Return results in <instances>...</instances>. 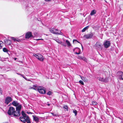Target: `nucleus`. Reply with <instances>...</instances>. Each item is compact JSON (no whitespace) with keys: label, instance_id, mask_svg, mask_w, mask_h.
Here are the masks:
<instances>
[{"label":"nucleus","instance_id":"obj_20","mask_svg":"<svg viewBox=\"0 0 123 123\" xmlns=\"http://www.w3.org/2000/svg\"><path fill=\"white\" fill-rule=\"evenodd\" d=\"M12 39L14 41H17L19 42L20 41V40L17 38H15L13 37H12Z\"/></svg>","mask_w":123,"mask_h":123},{"label":"nucleus","instance_id":"obj_31","mask_svg":"<svg viewBox=\"0 0 123 123\" xmlns=\"http://www.w3.org/2000/svg\"><path fill=\"white\" fill-rule=\"evenodd\" d=\"M63 33H62L60 31H58V33L57 34H60L61 35H62Z\"/></svg>","mask_w":123,"mask_h":123},{"label":"nucleus","instance_id":"obj_5","mask_svg":"<svg viewBox=\"0 0 123 123\" xmlns=\"http://www.w3.org/2000/svg\"><path fill=\"white\" fill-rule=\"evenodd\" d=\"M12 104L13 106L16 107V109H20V108H21V105L16 101H13Z\"/></svg>","mask_w":123,"mask_h":123},{"label":"nucleus","instance_id":"obj_23","mask_svg":"<svg viewBox=\"0 0 123 123\" xmlns=\"http://www.w3.org/2000/svg\"><path fill=\"white\" fill-rule=\"evenodd\" d=\"M89 27V26H87L86 27H85L84 29H83L81 31L82 32H85L86 30L87 29H88Z\"/></svg>","mask_w":123,"mask_h":123},{"label":"nucleus","instance_id":"obj_42","mask_svg":"<svg viewBox=\"0 0 123 123\" xmlns=\"http://www.w3.org/2000/svg\"><path fill=\"white\" fill-rule=\"evenodd\" d=\"M43 40V39H37L36 40Z\"/></svg>","mask_w":123,"mask_h":123},{"label":"nucleus","instance_id":"obj_24","mask_svg":"<svg viewBox=\"0 0 123 123\" xmlns=\"http://www.w3.org/2000/svg\"><path fill=\"white\" fill-rule=\"evenodd\" d=\"M35 86L34 85L33 86V87H29V89H33L34 90H37V88L36 87H35Z\"/></svg>","mask_w":123,"mask_h":123},{"label":"nucleus","instance_id":"obj_2","mask_svg":"<svg viewBox=\"0 0 123 123\" xmlns=\"http://www.w3.org/2000/svg\"><path fill=\"white\" fill-rule=\"evenodd\" d=\"M35 87H36L37 90L41 94H44L46 93V91L45 88L42 87H38L36 86H35Z\"/></svg>","mask_w":123,"mask_h":123},{"label":"nucleus","instance_id":"obj_45","mask_svg":"<svg viewBox=\"0 0 123 123\" xmlns=\"http://www.w3.org/2000/svg\"><path fill=\"white\" fill-rule=\"evenodd\" d=\"M17 74H18L19 75H21V74H18V73H17Z\"/></svg>","mask_w":123,"mask_h":123},{"label":"nucleus","instance_id":"obj_26","mask_svg":"<svg viewBox=\"0 0 123 123\" xmlns=\"http://www.w3.org/2000/svg\"><path fill=\"white\" fill-rule=\"evenodd\" d=\"M61 43H60V44L64 46L65 47L66 46V44L64 42H61Z\"/></svg>","mask_w":123,"mask_h":123},{"label":"nucleus","instance_id":"obj_4","mask_svg":"<svg viewBox=\"0 0 123 123\" xmlns=\"http://www.w3.org/2000/svg\"><path fill=\"white\" fill-rule=\"evenodd\" d=\"M95 46L97 50H101L102 49V45L101 43L98 42L95 44Z\"/></svg>","mask_w":123,"mask_h":123},{"label":"nucleus","instance_id":"obj_6","mask_svg":"<svg viewBox=\"0 0 123 123\" xmlns=\"http://www.w3.org/2000/svg\"><path fill=\"white\" fill-rule=\"evenodd\" d=\"M33 55L36 57L39 60L42 62L43 61L44 59L43 56L41 54L39 53L34 54Z\"/></svg>","mask_w":123,"mask_h":123},{"label":"nucleus","instance_id":"obj_43","mask_svg":"<svg viewBox=\"0 0 123 123\" xmlns=\"http://www.w3.org/2000/svg\"><path fill=\"white\" fill-rule=\"evenodd\" d=\"M17 59V58H14V59L15 60H16Z\"/></svg>","mask_w":123,"mask_h":123},{"label":"nucleus","instance_id":"obj_39","mask_svg":"<svg viewBox=\"0 0 123 123\" xmlns=\"http://www.w3.org/2000/svg\"><path fill=\"white\" fill-rule=\"evenodd\" d=\"M21 75L22 76V77L24 78L25 79V80H26V78L24 76V75H22H22Z\"/></svg>","mask_w":123,"mask_h":123},{"label":"nucleus","instance_id":"obj_38","mask_svg":"<svg viewBox=\"0 0 123 123\" xmlns=\"http://www.w3.org/2000/svg\"><path fill=\"white\" fill-rule=\"evenodd\" d=\"M2 91L1 89H0V95L2 94Z\"/></svg>","mask_w":123,"mask_h":123},{"label":"nucleus","instance_id":"obj_41","mask_svg":"<svg viewBox=\"0 0 123 123\" xmlns=\"http://www.w3.org/2000/svg\"><path fill=\"white\" fill-rule=\"evenodd\" d=\"M27 113L28 114H31V112H28Z\"/></svg>","mask_w":123,"mask_h":123},{"label":"nucleus","instance_id":"obj_3","mask_svg":"<svg viewBox=\"0 0 123 123\" xmlns=\"http://www.w3.org/2000/svg\"><path fill=\"white\" fill-rule=\"evenodd\" d=\"M116 76L119 80H123V72L122 71H118L116 73Z\"/></svg>","mask_w":123,"mask_h":123},{"label":"nucleus","instance_id":"obj_17","mask_svg":"<svg viewBox=\"0 0 123 123\" xmlns=\"http://www.w3.org/2000/svg\"><path fill=\"white\" fill-rule=\"evenodd\" d=\"M78 58L79 59H82L85 61H87V59L85 57L81 56L79 55L78 56Z\"/></svg>","mask_w":123,"mask_h":123},{"label":"nucleus","instance_id":"obj_8","mask_svg":"<svg viewBox=\"0 0 123 123\" xmlns=\"http://www.w3.org/2000/svg\"><path fill=\"white\" fill-rule=\"evenodd\" d=\"M12 100V98L10 96H7L5 99V103L6 105H8Z\"/></svg>","mask_w":123,"mask_h":123},{"label":"nucleus","instance_id":"obj_33","mask_svg":"<svg viewBox=\"0 0 123 123\" xmlns=\"http://www.w3.org/2000/svg\"><path fill=\"white\" fill-rule=\"evenodd\" d=\"M79 82L81 85H84V83L81 80H80L79 81Z\"/></svg>","mask_w":123,"mask_h":123},{"label":"nucleus","instance_id":"obj_36","mask_svg":"<svg viewBox=\"0 0 123 123\" xmlns=\"http://www.w3.org/2000/svg\"><path fill=\"white\" fill-rule=\"evenodd\" d=\"M73 42L74 43V42H77L78 43H79V42L78 41L76 40V39H74L73 40Z\"/></svg>","mask_w":123,"mask_h":123},{"label":"nucleus","instance_id":"obj_11","mask_svg":"<svg viewBox=\"0 0 123 123\" xmlns=\"http://www.w3.org/2000/svg\"><path fill=\"white\" fill-rule=\"evenodd\" d=\"M93 35V34L92 33H91L90 34L85 35L84 37L86 39H89L92 38Z\"/></svg>","mask_w":123,"mask_h":123},{"label":"nucleus","instance_id":"obj_7","mask_svg":"<svg viewBox=\"0 0 123 123\" xmlns=\"http://www.w3.org/2000/svg\"><path fill=\"white\" fill-rule=\"evenodd\" d=\"M14 111H15L14 108L12 107H11L9 108L7 113L9 115H13Z\"/></svg>","mask_w":123,"mask_h":123},{"label":"nucleus","instance_id":"obj_32","mask_svg":"<svg viewBox=\"0 0 123 123\" xmlns=\"http://www.w3.org/2000/svg\"><path fill=\"white\" fill-rule=\"evenodd\" d=\"M55 40L58 43L60 44V43H60L61 41H60L59 39H56Z\"/></svg>","mask_w":123,"mask_h":123},{"label":"nucleus","instance_id":"obj_1","mask_svg":"<svg viewBox=\"0 0 123 123\" xmlns=\"http://www.w3.org/2000/svg\"><path fill=\"white\" fill-rule=\"evenodd\" d=\"M22 116L20 117L19 119L20 121L23 123L26 122L27 123H31V121L29 117L24 112L22 111L21 113Z\"/></svg>","mask_w":123,"mask_h":123},{"label":"nucleus","instance_id":"obj_14","mask_svg":"<svg viewBox=\"0 0 123 123\" xmlns=\"http://www.w3.org/2000/svg\"><path fill=\"white\" fill-rule=\"evenodd\" d=\"M50 31L52 33L55 34H57L58 33V30L53 28H51L49 29Z\"/></svg>","mask_w":123,"mask_h":123},{"label":"nucleus","instance_id":"obj_19","mask_svg":"<svg viewBox=\"0 0 123 123\" xmlns=\"http://www.w3.org/2000/svg\"><path fill=\"white\" fill-rule=\"evenodd\" d=\"M33 119L36 122H39L38 118L36 116H33Z\"/></svg>","mask_w":123,"mask_h":123},{"label":"nucleus","instance_id":"obj_34","mask_svg":"<svg viewBox=\"0 0 123 123\" xmlns=\"http://www.w3.org/2000/svg\"><path fill=\"white\" fill-rule=\"evenodd\" d=\"M47 94L49 95H51L52 94V92L51 91H49L47 92Z\"/></svg>","mask_w":123,"mask_h":123},{"label":"nucleus","instance_id":"obj_35","mask_svg":"<svg viewBox=\"0 0 123 123\" xmlns=\"http://www.w3.org/2000/svg\"><path fill=\"white\" fill-rule=\"evenodd\" d=\"M63 107L65 109H68V106L66 105L64 106Z\"/></svg>","mask_w":123,"mask_h":123},{"label":"nucleus","instance_id":"obj_47","mask_svg":"<svg viewBox=\"0 0 123 123\" xmlns=\"http://www.w3.org/2000/svg\"><path fill=\"white\" fill-rule=\"evenodd\" d=\"M81 46H82V48H83V47H82V44H81Z\"/></svg>","mask_w":123,"mask_h":123},{"label":"nucleus","instance_id":"obj_13","mask_svg":"<svg viewBox=\"0 0 123 123\" xmlns=\"http://www.w3.org/2000/svg\"><path fill=\"white\" fill-rule=\"evenodd\" d=\"M31 32H28L25 34V38L26 39H29L31 37H33Z\"/></svg>","mask_w":123,"mask_h":123},{"label":"nucleus","instance_id":"obj_30","mask_svg":"<svg viewBox=\"0 0 123 123\" xmlns=\"http://www.w3.org/2000/svg\"><path fill=\"white\" fill-rule=\"evenodd\" d=\"M73 112L74 113L75 115L76 116L77 114V111L76 110H74L73 111Z\"/></svg>","mask_w":123,"mask_h":123},{"label":"nucleus","instance_id":"obj_25","mask_svg":"<svg viewBox=\"0 0 123 123\" xmlns=\"http://www.w3.org/2000/svg\"><path fill=\"white\" fill-rule=\"evenodd\" d=\"M3 45V43L1 41H0V49L2 48Z\"/></svg>","mask_w":123,"mask_h":123},{"label":"nucleus","instance_id":"obj_10","mask_svg":"<svg viewBox=\"0 0 123 123\" xmlns=\"http://www.w3.org/2000/svg\"><path fill=\"white\" fill-rule=\"evenodd\" d=\"M97 79L99 81L102 82L107 83L108 82V78L107 77L104 79V78L98 77Z\"/></svg>","mask_w":123,"mask_h":123},{"label":"nucleus","instance_id":"obj_40","mask_svg":"<svg viewBox=\"0 0 123 123\" xmlns=\"http://www.w3.org/2000/svg\"><path fill=\"white\" fill-rule=\"evenodd\" d=\"M46 2H49L51 0H44Z\"/></svg>","mask_w":123,"mask_h":123},{"label":"nucleus","instance_id":"obj_21","mask_svg":"<svg viewBox=\"0 0 123 123\" xmlns=\"http://www.w3.org/2000/svg\"><path fill=\"white\" fill-rule=\"evenodd\" d=\"M96 11L95 10H93L91 12L90 15L91 16L93 15L96 13Z\"/></svg>","mask_w":123,"mask_h":123},{"label":"nucleus","instance_id":"obj_22","mask_svg":"<svg viewBox=\"0 0 123 123\" xmlns=\"http://www.w3.org/2000/svg\"><path fill=\"white\" fill-rule=\"evenodd\" d=\"M66 43L67 44V45L68 46H71V44L69 41L68 40H66L65 41Z\"/></svg>","mask_w":123,"mask_h":123},{"label":"nucleus","instance_id":"obj_29","mask_svg":"<svg viewBox=\"0 0 123 123\" xmlns=\"http://www.w3.org/2000/svg\"><path fill=\"white\" fill-rule=\"evenodd\" d=\"M92 103L93 105H95L97 104V102L95 101H93L92 102Z\"/></svg>","mask_w":123,"mask_h":123},{"label":"nucleus","instance_id":"obj_16","mask_svg":"<svg viewBox=\"0 0 123 123\" xmlns=\"http://www.w3.org/2000/svg\"><path fill=\"white\" fill-rule=\"evenodd\" d=\"M5 44L7 45H10L11 43V41L7 39H6L4 40Z\"/></svg>","mask_w":123,"mask_h":123},{"label":"nucleus","instance_id":"obj_9","mask_svg":"<svg viewBox=\"0 0 123 123\" xmlns=\"http://www.w3.org/2000/svg\"><path fill=\"white\" fill-rule=\"evenodd\" d=\"M21 108H20V109H16V111H15L14 113L13 114V115L15 116L18 117L20 115V111L21 109Z\"/></svg>","mask_w":123,"mask_h":123},{"label":"nucleus","instance_id":"obj_37","mask_svg":"<svg viewBox=\"0 0 123 123\" xmlns=\"http://www.w3.org/2000/svg\"><path fill=\"white\" fill-rule=\"evenodd\" d=\"M35 36H37V33L36 32H35L34 34Z\"/></svg>","mask_w":123,"mask_h":123},{"label":"nucleus","instance_id":"obj_44","mask_svg":"<svg viewBox=\"0 0 123 123\" xmlns=\"http://www.w3.org/2000/svg\"><path fill=\"white\" fill-rule=\"evenodd\" d=\"M47 105L48 106H49L50 105V104H47Z\"/></svg>","mask_w":123,"mask_h":123},{"label":"nucleus","instance_id":"obj_12","mask_svg":"<svg viewBox=\"0 0 123 123\" xmlns=\"http://www.w3.org/2000/svg\"><path fill=\"white\" fill-rule=\"evenodd\" d=\"M73 50L75 54H76L79 55L80 54V50L78 48H76L74 49Z\"/></svg>","mask_w":123,"mask_h":123},{"label":"nucleus","instance_id":"obj_28","mask_svg":"<svg viewBox=\"0 0 123 123\" xmlns=\"http://www.w3.org/2000/svg\"><path fill=\"white\" fill-rule=\"evenodd\" d=\"M50 113L51 114L54 116H56L57 117V116L59 117V116L58 115L54 113H53L50 112Z\"/></svg>","mask_w":123,"mask_h":123},{"label":"nucleus","instance_id":"obj_27","mask_svg":"<svg viewBox=\"0 0 123 123\" xmlns=\"http://www.w3.org/2000/svg\"><path fill=\"white\" fill-rule=\"evenodd\" d=\"M3 51L5 52H8V50L5 48H4L3 49Z\"/></svg>","mask_w":123,"mask_h":123},{"label":"nucleus","instance_id":"obj_15","mask_svg":"<svg viewBox=\"0 0 123 123\" xmlns=\"http://www.w3.org/2000/svg\"><path fill=\"white\" fill-rule=\"evenodd\" d=\"M110 44L109 41H106L104 43V46L105 48H107L110 46Z\"/></svg>","mask_w":123,"mask_h":123},{"label":"nucleus","instance_id":"obj_46","mask_svg":"<svg viewBox=\"0 0 123 123\" xmlns=\"http://www.w3.org/2000/svg\"><path fill=\"white\" fill-rule=\"evenodd\" d=\"M3 123H8L7 122H4Z\"/></svg>","mask_w":123,"mask_h":123},{"label":"nucleus","instance_id":"obj_18","mask_svg":"<svg viewBox=\"0 0 123 123\" xmlns=\"http://www.w3.org/2000/svg\"><path fill=\"white\" fill-rule=\"evenodd\" d=\"M82 80L84 82H87L88 81V80L86 77H84L80 76Z\"/></svg>","mask_w":123,"mask_h":123}]
</instances>
